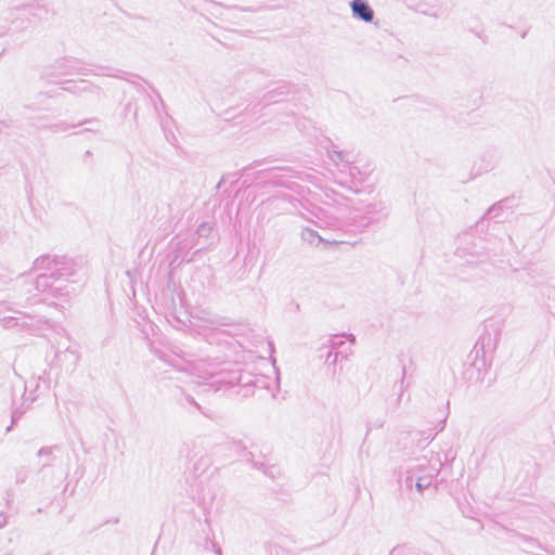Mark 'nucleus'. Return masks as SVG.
<instances>
[{"label":"nucleus","instance_id":"1","mask_svg":"<svg viewBox=\"0 0 555 555\" xmlns=\"http://www.w3.org/2000/svg\"><path fill=\"white\" fill-rule=\"evenodd\" d=\"M351 8H352L353 13L357 14L363 21L371 22L373 20L374 13L365 1L353 0Z\"/></svg>","mask_w":555,"mask_h":555},{"label":"nucleus","instance_id":"2","mask_svg":"<svg viewBox=\"0 0 555 555\" xmlns=\"http://www.w3.org/2000/svg\"><path fill=\"white\" fill-rule=\"evenodd\" d=\"M416 487H417V490H418V491H422L423 486L421 485V482H417V483H416Z\"/></svg>","mask_w":555,"mask_h":555}]
</instances>
